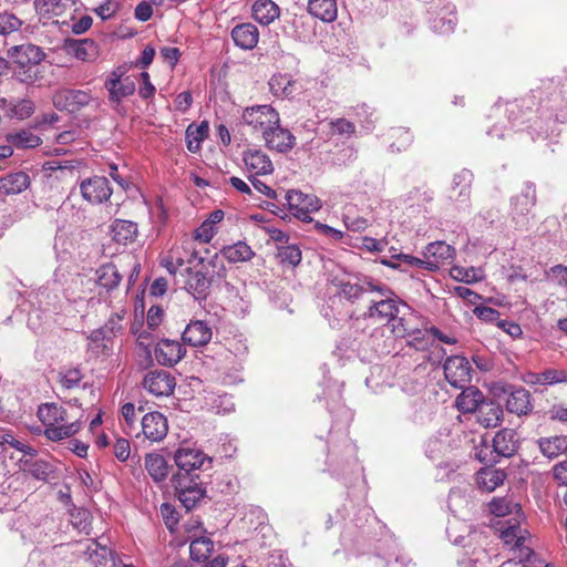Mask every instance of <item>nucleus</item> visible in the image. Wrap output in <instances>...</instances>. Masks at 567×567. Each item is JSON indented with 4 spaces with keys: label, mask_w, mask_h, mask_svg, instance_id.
Wrapping results in <instances>:
<instances>
[{
    "label": "nucleus",
    "mask_w": 567,
    "mask_h": 567,
    "mask_svg": "<svg viewBox=\"0 0 567 567\" xmlns=\"http://www.w3.org/2000/svg\"><path fill=\"white\" fill-rule=\"evenodd\" d=\"M85 553L89 556V559L95 566H97L99 564H102V560H105L106 556L110 554V551L106 547H101L94 540H91Z\"/></svg>",
    "instance_id": "603ef678"
},
{
    "label": "nucleus",
    "mask_w": 567,
    "mask_h": 567,
    "mask_svg": "<svg viewBox=\"0 0 567 567\" xmlns=\"http://www.w3.org/2000/svg\"><path fill=\"white\" fill-rule=\"evenodd\" d=\"M65 48L78 60L87 61L95 54V44L92 40H68Z\"/></svg>",
    "instance_id": "37998d69"
},
{
    "label": "nucleus",
    "mask_w": 567,
    "mask_h": 567,
    "mask_svg": "<svg viewBox=\"0 0 567 567\" xmlns=\"http://www.w3.org/2000/svg\"><path fill=\"white\" fill-rule=\"evenodd\" d=\"M34 8L43 25L58 24L59 20L55 18L65 12L66 3L63 0H35Z\"/></svg>",
    "instance_id": "aec40b11"
},
{
    "label": "nucleus",
    "mask_w": 567,
    "mask_h": 567,
    "mask_svg": "<svg viewBox=\"0 0 567 567\" xmlns=\"http://www.w3.org/2000/svg\"><path fill=\"white\" fill-rule=\"evenodd\" d=\"M391 136L400 140L398 143L393 142L391 144V147L395 148L399 152L406 148L412 143L413 140L411 132L403 127L393 128L391 132Z\"/></svg>",
    "instance_id": "864d4df0"
},
{
    "label": "nucleus",
    "mask_w": 567,
    "mask_h": 567,
    "mask_svg": "<svg viewBox=\"0 0 567 567\" xmlns=\"http://www.w3.org/2000/svg\"><path fill=\"white\" fill-rule=\"evenodd\" d=\"M473 182V174L467 169H463L455 174L452 184L451 198L461 203H466L471 195V185Z\"/></svg>",
    "instance_id": "7c9ffc66"
},
{
    "label": "nucleus",
    "mask_w": 567,
    "mask_h": 567,
    "mask_svg": "<svg viewBox=\"0 0 567 567\" xmlns=\"http://www.w3.org/2000/svg\"><path fill=\"white\" fill-rule=\"evenodd\" d=\"M279 14L280 9L272 0H257L252 6V17L260 24H270Z\"/></svg>",
    "instance_id": "2f4dec72"
},
{
    "label": "nucleus",
    "mask_w": 567,
    "mask_h": 567,
    "mask_svg": "<svg viewBox=\"0 0 567 567\" xmlns=\"http://www.w3.org/2000/svg\"><path fill=\"white\" fill-rule=\"evenodd\" d=\"M489 511L498 517H518L523 519L522 508L518 503L513 502L508 498H494L489 503Z\"/></svg>",
    "instance_id": "58836bf2"
},
{
    "label": "nucleus",
    "mask_w": 567,
    "mask_h": 567,
    "mask_svg": "<svg viewBox=\"0 0 567 567\" xmlns=\"http://www.w3.org/2000/svg\"><path fill=\"white\" fill-rule=\"evenodd\" d=\"M223 254L230 262L248 261L254 256L251 248L244 241H238L231 246L225 247Z\"/></svg>",
    "instance_id": "c03bdc74"
},
{
    "label": "nucleus",
    "mask_w": 567,
    "mask_h": 567,
    "mask_svg": "<svg viewBox=\"0 0 567 567\" xmlns=\"http://www.w3.org/2000/svg\"><path fill=\"white\" fill-rule=\"evenodd\" d=\"M452 276L455 279L464 281L466 284L475 282L481 279V277L477 276L476 270L474 268L464 269L462 267H454L452 269Z\"/></svg>",
    "instance_id": "052dcab7"
},
{
    "label": "nucleus",
    "mask_w": 567,
    "mask_h": 567,
    "mask_svg": "<svg viewBox=\"0 0 567 567\" xmlns=\"http://www.w3.org/2000/svg\"><path fill=\"white\" fill-rule=\"evenodd\" d=\"M520 522L522 519L518 517H509L501 523V538L515 553L514 557L502 564L501 567H524L522 563L528 560L533 555L532 548L525 545L528 532L520 526Z\"/></svg>",
    "instance_id": "7ed1b4c3"
},
{
    "label": "nucleus",
    "mask_w": 567,
    "mask_h": 567,
    "mask_svg": "<svg viewBox=\"0 0 567 567\" xmlns=\"http://www.w3.org/2000/svg\"><path fill=\"white\" fill-rule=\"evenodd\" d=\"M399 312L398 301L388 296L381 300H373L365 318L381 322H392Z\"/></svg>",
    "instance_id": "412c9836"
},
{
    "label": "nucleus",
    "mask_w": 567,
    "mask_h": 567,
    "mask_svg": "<svg viewBox=\"0 0 567 567\" xmlns=\"http://www.w3.org/2000/svg\"><path fill=\"white\" fill-rule=\"evenodd\" d=\"M543 385H555L567 382V371L564 369L547 368L542 371Z\"/></svg>",
    "instance_id": "8fccbe9b"
},
{
    "label": "nucleus",
    "mask_w": 567,
    "mask_h": 567,
    "mask_svg": "<svg viewBox=\"0 0 567 567\" xmlns=\"http://www.w3.org/2000/svg\"><path fill=\"white\" fill-rule=\"evenodd\" d=\"M114 241L121 245L132 244L138 234L137 224L131 220L115 219L111 225Z\"/></svg>",
    "instance_id": "c85d7f7f"
},
{
    "label": "nucleus",
    "mask_w": 567,
    "mask_h": 567,
    "mask_svg": "<svg viewBox=\"0 0 567 567\" xmlns=\"http://www.w3.org/2000/svg\"><path fill=\"white\" fill-rule=\"evenodd\" d=\"M145 468L156 483L164 481L168 475V464L165 457L157 453H150L146 455Z\"/></svg>",
    "instance_id": "e433bc0d"
},
{
    "label": "nucleus",
    "mask_w": 567,
    "mask_h": 567,
    "mask_svg": "<svg viewBox=\"0 0 567 567\" xmlns=\"http://www.w3.org/2000/svg\"><path fill=\"white\" fill-rule=\"evenodd\" d=\"M82 373L79 369H70L61 374L60 383L65 389H73L80 384Z\"/></svg>",
    "instance_id": "6e6d98bb"
},
{
    "label": "nucleus",
    "mask_w": 567,
    "mask_h": 567,
    "mask_svg": "<svg viewBox=\"0 0 567 567\" xmlns=\"http://www.w3.org/2000/svg\"><path fill=\"white\" fill-rule=\"evenodd\" d=\"M271 92L279 97H290L297 92V82L289 74H275L269 81Z\"/></svg>",
    "instance_id": "c9c22d12"
},
{
    "label": "nucleus",
    "mask_w": 567,
    "mask_h": 567,
    "mask_svg": "<svg viewBox=\"0 0 567 567\" xmlns=\"http://www.w3.org/2000/svg\"><path fill=\"white\" fill-rule=\"evenodd\" d=\"M185 261L184 259L178 255V250L174 249L171 252V256L163 260L162 265L166 268V270L173 275L176 276L178 269L184 266Z\"/></svg>",
    "instance_id": "bf43d9fd"
},
{
    "label": "nucleus",
    "mask_w": 567,
    "mask_h": 567,
    "mask_svg": "<svg viewBox=\"0 0 567 567\" xmlns=\"http://www.w3.org/2000/svg\"><path fill=\"white\" fill-rule=\"evenodd\" d=\"M105 87L109 91L110 100L114 103H120L124 97L132 95L135 92V83L128 76L122 79V75L113 73V78L105 81Z\"/></svg>",
    "instance_id": "5701e85b"
},
{
    "label": "nucleus",
    "mask_w": 567,
    "mask_h": 567,
    "mask_svg": "<svg viewBox=\"0 0 567 567\" xmlns=\"http://www.w3.org/2000/svg\"><path fill=\"white\" fill-rule=\"evenodd\" d=\"M278 257L282 264L296 267L301 261V250L297 245H287L279 247Z\"/></svg>",
    "instance_id": "de8ad7c7"
},
{
    "label": "nucleus",
    "mask_w": 567,
    "mask_h": 567,
    "mask_svg": "<svg viewBox=\"0 0 567 567\" xmlns=\"http://www.w3.org/2000/svg\"><path fill=\"white\" fill-rule=\"evenodd\" d=\"M333 133L351 136L355 132L354 124L346 118H337L329 122Z\"/></svg>",
    "instance_id": "4d7b16f0"
},
{
    "label": "nucleus",
    "mask_w": 567,
    "mask_h": 567,
    "mask_svg": "<svg viewBox=\"0 0 567 567\" xmlns=\"http://www.w3.org/2000/svg\"><path fill=\"white\" fill-rule=\"evenodd\" d=\"M110 182L104 176H93L80 183V193L90 204H102L112 195Z\"/></svg>",
    "instance_id": "1a4fd4ad"
},
{
    "label": "nucleus",
    "mask_w": 567,
    "mask_h": 567,
    "mask_svg": "<svg viewBox=\"0 0 567 567\" xmlns=\"http://www.w3.org/2000/svg\"><path fill=\"white\" fill-rule=\"evenodd\" d=\"M455 20L450 18H436L432 21V29L437 33H450L455 28Z\"/></svg>",
    "instance_id": "69168bd1"
},
{
    "label": "nucleus",
    "mask_w": 567,
    "mask_h": 567,
    "mask_svg": "<svg viewBox=\"0 0 567 567\" xmlns=\"http://www.w3.org/2000/svg\"><path fill=\"white\" fill-rule=\"evenodd\" d=\"M503 415V409L498 403L485 399L477 411V422L484 427H496L501 424Z\"/></svg>",
    "instance_id": "a878e982"
},
{
    "label": "nucleus",
    "mask_w": 567,
    "mask_h": 567,
    "mask_svg": "<svg viewBox=\"0 0 567 567\" xmlns=\"http://www.w3.org/2000/svg\"><path fill=\"white\" fill-rule=\"evenodd\" d=\"M485 396L483 392L476 386H467L457 395L455 405L457 410L464 414L474 413L478 411L481 404L484 402Z\"/></svg>",
    "instance_id": "b1692460"
},
{
    "label": "nucleus",
    "mask_w": 567,
    "mask_h": 567,
    "mask_svg": "<svg viewBox=\"0 0 567 567\" xmlns=\"http://www.w3.org/2000/svg\"><path fill=\"white\" fill-rule=\"evenodd\" d=\"M243 122L254 131L265 135L274 125L280 123L279 113L270 105L246 107L241 115Z\"/></svg>",
    "instance_id": "423d86ee"
},
{
    "label": "nucleus",
    "mask_w": 567,
    "mask_h": 567,
    "mask_svg": "<svg viewBox=\"0 0 567 567\" xmlns=\"http://www.w3.org/2000/svg\"><path fill=\"white\" fill-rule=\"evenodd\" d=\"M126 311L122 310L121 312H116L113 316L110 317L107 322L102 328H109V336L112 338L114 334L123 329L122 320L124 319Z\"/></svg>",
    "instance_id": "e2e57ef3"
},
{
    "label": "nucleus",
    "mask_w": 567,
    "mask_h": 567,
    "mask_svg": "<svg viewBox=\"0 0 567 567\" xmlns=\"http://www.w3.org/2000/svg\"><path fill=\"white\" fill-rule=\"evenodd\" d=\"M506 474L504 471L486 467L477 472V484L487 492H493L504 483Z\"/></svg>",
    "instance_id": "4c0bfd02"
},
{
    "label": "nucleus",
    "mask_w": 567,
    "mask_h": 567,
    "mask_svg": "<svg viewBox=\"0 0 567 567\" xmlns=\"http://www.w3.org/2000/svg\"><path fill=\"white\" fill-rule=\"evenodd\" d=\"M38 417L45 426V437L54 442L69 439L80 430V423L70 422L65 409L56 403L40 405Z\"/></svg>",
    "instance_id": "f03ea898"
},
{
    "label": "nucleus",
    "mask_w": 567,
    "mask_h": 567,
    "mask_svg": "<svg viewBox=\"0 0 567 567\" xmlns=\"http://www.w3.org/2000/svg\"><path fill=\"white\" fill-rule=\"evenodd\" d=\"M262 138L269 150L282 154L290 152L296 145V137L289 130L281 127L280 123L265 132Z\"/></svg>",
    "instance_id": "ddd939ff"
},
{
    "label": "nucleus",
    "mask_w": 567,
    "mask_h": 567,
    "mask_svg": "<svg viewBox=\"0 0 567 567\" xmlns=\"http://www.w3.org/2000/svg\"><path fill=\"white\" fill-rule=\"evenodd\" d=\"M537 443L542 454L548 458H555L563 453L567 457V439L565 436L542 437Z\"/></svg>",
    "instance_id": "72a5a7b5"
},
{
    "label": "nucleus",
    "mask_w": 567,
    "mask_h": 567,
    "mask_svg": "<svg viewBox=\"0 0 567 567\" xmlns=\"http://www.w3.org/2000/svg\"><path fill=\"white\" fill-rule=\"evenodd\" d=\"M94 103L95 107L99 102L93 99L90 91L75 89H61L53 95V104L60 111L75 113L85 106Z\"/></svg>",
    "instance_id": "0eeeda50"
},
{
    "label": "nucleus",
    "mask_w": 567,
    "mask_h": 567,
    "mask_svg": "<svg viewBox=\"0 0 567 567\" xmlns=\"http://www.w3.org/2000/svg\"><path fill=\"white\" fill-rule=\"evenodd\" d=\"M21 467L24 473H28L40 481H47L52 473L51 465L47 461L40 458L23 460L21 461Z\"/></svg>",
    "instance_id": "79ce46f5"
},
{
    "label": "nucleus",
    "mask_w": 567,
    "mask_h": 567,
    "mask_svg": "<svg viewBox=\"0 0 567 567\" xmlns=\"http://www.w3.org/2000/svg\"><path fill=\"white\" fill-rule=\"evenodd\" d=\"M214 551V543L209 538L200 537L189 545L190 558L195 561H204Z\"/></svg>",
    "instance_id": "a18cd8bd"
},
{
    "label": "nucleus",
    "mask_w": 567,
    "mask_h": 567,
    "mask_svg": "<svg viewBox=\"0 0 567 567\" xmlns=\"http://www.w3.org/2000/svg\"><path fill=\"white\" fill-rule=\"evenodd\" d=\"M493 452L498 457H511L518 450L517 433L512 429L499 430L492 440Z\"/></svg>",
    "instance_id": "a211bd4d"
},
{
    "label": "nucleus",
    "mask_w": 567,
    "mask_h": 567,
    "mask_svg": "<svg viewBox=\"0 0 567 567\" xmlns=\"http://www.w3.org/2000/svg\"><path fill=\"white\" fill-rule=\"evenodd\" d=\"M172 482L179 502L187 511L194 508L205 495L200 477L173 475Z\"/></svg>",
    "instance_id": "39448f33"
},
{
    "label": "nucleus",
    "mask_w": 567,
    "mask_h": 567,
    "mask_svg": "<svg viewBox=\"0 0 567 567\" xmlns=\"http://www.w3.org/2000/svg\"><path fill=\"white\" fill-rule=\"evenodd\" d=\"M212 329L200 320L192 321L185 328L182 339L192 347H203L212 339Z\"/></svg>",
    "instance_id": "4be33fe9"
},
{
    "label": "nucleus",
    "mask_w": 567,
    "mask_h": 567,
    "mask_svg": "<svg viewBox=\"0 0 567 567\" xmlns=\"http://www.w3.org/2000/svg\"><path fill=\"white\" fill-rule=\"evenodd\" d=\"M475 458L487 464L497 462L498 456L493 452L492 444L489 445L485 440H482L481 445L475 447Z\"/></svg>",
    "instance_id": "5fc2aeb1"
},
{
    "label": "nucleus",
    "mask_w": 567,
    "mask_h": 567,
    "mask_svg": "<svg viewBox=\"0 0 567 567\" xmlns=\"http://www.w3.org/2000/svg\"><path fill=\"white\" fill-rule=\"evenodd\" d=\"M474 313L478 319L486 322H494L499 319V312L491 307H476Z\"/></svg>",
    "instance_id": "338daca9"
},
{
    "label": "nucleus",
    "mask_w": 567,
    "mask_h": 567,
    "mask_svg": "<svg viewBox=\"0 0 567 567\" xmlns=\"http://www.w3.org/2000/svg\"><path fill=\"white\" fill-rule=\"evenodd\" d=\"M174 461L178 468L174 475L182 477H200V473L212 468L213 458L207 456L202 450L188 445L179 446Z\"/></svg>",
    "instance_id": "20e7f679"
},
{
    "label": "nucleus",
    "mask_w": 567,
    "mask_h": 567,
    "mask_svg": "<svg viewBox=\"0 0 567 567\" xmlns=\"http://www.w3.org/2000/svg\"><path fill=\"white\" fill-rule=\"evenodd\" d=\"M443 369L446 381L456 389H463L471 381L472 367L465 357H449Z\"/></svg>",
    "instance_id": "6e6552de"
},
{
    "label": "nucleus",
    "mask_w": 567,
    "mask_h": 567,
    "mask_svg": "<svg viewBox=\"0 0 567 567\" xmlns=\"http://www.w3.org/2000/svg\"><path fill=\"white\" fill-rule=\"evenodd\" d=\"M30 185V177L24 172H16L0 177V194L14 195L23 192Z\"/></svg>",
    "instance_id": "c756f323"
},
{
    "label": "nucleus",
    "mask_w": 567,
    "mask_h": 567,
    "mask_svg": "<svg viewBox=\"0 0 567 567\" xmlns=\"http://www.w3.org/2000/svg\"><path fill=\"white\" fill-rule=\"evenodd\" d=\"M109 328H99L87 336V351L95 357L107 355L112 347V337L109 336Z\"/></svg>",
    "instance_id": "cd10ccee"
},
{
    "label": "nucleus",
    "mask_w": 567,
    "mask_h": 567,
    "mask_svg": "<svg viewBox=\"0 0 567 567\" xmlns=\"http://www.w3.org/2000/svg\"><path fill=\"white\" fill-rule=\"evenodd\" d=\"M97 284L106 290H112L118 286L122 276L114 264H105L96 270Z\"/></svg>",
    "instance_id": "ea45409f"
},
{
    "label": "nucleus",
    "mask_w": 567,
    "mask_h": 567,
    "mask_svg": "<svg viewBox=\"0 0 567 567\" xmlns=\"http://www.w3.org/2000/svg\"><path fill=\"white\" fill-rule=\"evenodd\" d=\"M408 337L410 338L408 346L417 351L426 350L431 346L425 330L412 329Z\"/></svg>",
    "instance_id": "3c124183"
},
{
    "label": "nucleus",
    "mask_w": 567,
    "mask_h": 567,
    "mask_svg": "<svg viewBox=\"0 0 567 567\" xmlns=\"http://www.w3.org/2000/svg\"><path fill=\"white\" fill-rule=\"evenodd\" d=\"M231 38L237 47L244 50H252L259 40V32L252 23H241L231 30Z\"/></svg>",
    "instance_id": "393cba45"
},
{
    "label": "nucleus",
    "mask_w": 567,
    "mask_h": 567,
    "mask_svg": "<svg viewBox=\"0 0 567 567\" xmlns=\"http://www.w3.org/2000/svg\"><path fill=\"white\" fill-rule=\"evenodd\" d=\"M22 21L12 13H0V34H10L19 31L22 27Z\"/></svg>",
    "instance_id": "09e8293b"
},
{
    "label": "nucleus",
    "mask_w": 567,
    "mask_h": 567,
    "mask_svg": "<svg viewBox=\"0 0 567 567\" xmlns=\"http://www.w3.org/2000/svg\"><path fill=\"white\" fill-rule=\"evenodd\" d=\"M455 249L445 241H435L426 246L424 257L426 259V269L437 270L441 265L452 260Z\"/></svg>",
    "instance_id": "f3484780"
},
{
    "label": "nucleus",
    "mask_w": 567,
    "mask_h": 567,
    "mask_svg": "<svg viewBox=\"0 0 567 567\" xmlns=\"http://www.w3.org/2000/svg\"><path fill=\"white\" fill-rule=\"evenodd\" d=\"M9 56L21 68H32L43 61L45 54L34 44L14 45L8 51Z\"/></svg>",
    "instance_id": "2eb2a0df"
},
{
    "label": "nucleus",
    "mask_w": 567,
    "mask_h": 567,
    "mask_svg": "<svg viewBox=\"0 0 567 567\" xmlns=\"http://www.w3.org/2000/svg\"><path fill=\"white\" fill-rule=\"evenodd\" d=\"M202 269L193 270L186 268L181 276L184 277V288L198 301L206 300L210 292V287L215 279H221L225 277V267L223 261L215 255L208 260L207 266L204 262V258H199Z\"/></svg>",
    "instance_id": "f257e3e1"
},
{
    "label": "nucleus",
    "mask_w": 567,
    "mask_h": 567,
    "mask_svg": "<svg viewBox=\"0 0 567 567\" xmlns=\"http://www.w3.org/2000/svg\"><path fill=\"white\" fill-rule=\"evenodd\" d=\"M450 449V444L447 439H442L441 436H431L424 446V451L426 456L430 460L436 461L440 460Z\"/></svg>",
    "instance_id": "49530a36"
},
{
    "label": "nucleus",
    "mask_w": 567,
    "mask_h": 567,
    "mask_svg": "<svg viewBox=\"0 0 567 567\" xmlns=\"http://www.w3.org/2000/svg\"><path fill=\"white\" fill-rule=\"evenodd\" d=\"M143 386L156 396H168L175 388V378L167 371H150L143 381Z\"/></svg>",
    "instance_id": "9b49d317"
},
{
    "label": "nucleus",
    "mask_w": 567,
    "mask_h": 567,
    "mask_svg": "<svg viewBox=\"0 0 567 567\" xmlns=\"http://www.w3.org/2000/svg\"><path fill=\"white\" fill-rule=\"evenodd\" d=\"M141 425L144 436L152 442H159L167 435V420L159 412L146 413L141 421Z\"/></svg>",
    "instance_id": "4468645a"
},
{
    "label": "nucleus",
    "mask_w": 567,
    "mask_h": 567,
    "mask_svg": "<svg viewBox=\"0 0 567 567\" xmlns=\"http://www.w3.org/2000/svg\"><path fill=\"white\" fill-rule=\"evenodd\" d=\"M118 0H105L95 9V12L102 20H107L112 18L118 11Z\"/></svg>",
    "instance_id": "13d9d810"
},
{
    "label": "nucleus",
    "mask_w": 567,
    "mask_h": 567,
    "mask_svg": "<svg viewBox=\"0 0 567 567\" xmlns=\"http://www.w3.org/2000/svg\"><path fill=\"white\" fill-rule=\"evenodd\" d=\"M285 199L290 210L301 219H307L308 215L318 212L321 203L315 195L303 194L300 190L291 189L285 193Z\"/></svg>",
    "instance_id": "9d476101"
},
{
    "label": "nucleus",
    "mask_w": 567,
    "mask_h": 567,
    "mask_svg": "<svg viewBox=\"0 0 567 567\" xmlns=\"http://www.w3.org/2000/svg\"><path fill=\"white\" fill-rule=\"evenodd\" d=\"M308 11L324 22L334 21L338 14L336 0H309Z\"/></svg>",
    "instance_id": "473e14b6"
},
{
    "label": "nucleus",
    "mask_w": 567,
    "mask_h": 567,
    "mask_svg": "<svg viewBox=\"0 0 567 567\" xmlns=\"http://www.w3.org/2000/svg\"><path fill=\"white\" fill-rule=\"evenodd\" d=\"M186 354L183 343L177 340L162 339L155 348V358L161 365L174 367Z\"/></svg>",
    "instance_id": "f8f14e48"
},
{
    "label": "nucleus",
    "mask_w": 567,
    "mask_h": 567,
    "mask_svg": "<svg viewBox=\"0 0 567 567\" xmlns=\"http://www.w3.org/2000/svg\"><path fill=\"white\" fill-rule=\"evenodd\" d=\"M553 474L559 484L567 486V457L553 467Z\"/></svg>",
    "instance_id": "774afa93"
},
{
    "label": "nucleus",
    "mask_w": 567,
    "mask_h": 567,
    "mask_svg": "<svg viewBox=\"0 0 567 567\" xmlns=\"http://www.w3.org/2000/svg\"><path fill=\"white\" fill-rule=\"evenodd\" d=\"M243 161L252 175H268L274 172L272 162L261 150L249 148L245 151Z\"/></svg>",
    "instance_id": "6ab92c4d"
},
{
    "label": "nucleus",
    "mask_w": 567,
    "mask_h": 567,
    "mask_svg": "<svg viewBox=\"0 0 567 567\" xmlns=\"http://www.w3.org/2000/svg\"><path fill=\"white\" fill-rule=\"evenodd\" d=\"M114 455L121 462H125L131 454L130 442L126 439H117L113 446Z\"/></svg>",
    "instance_id": "0e129e2a"
},
{
    "label": "nucleus",
    "mask_w": 567,
    "mask_h": 567,
    "mask_svg": "<svg viewBox=\"0 0 567 567\" xmlns=\"http://www.w3.org/2000/svg\"><path fill=\"white\" fill-rule=\"evenodd\" d=\"M0 107L10 118L25 120L34 113V103L29 99L11 100L0 99Z\"/></svg>",
    "instance_id": "bb28decb"
},
{
    "label": "nucleus",
    "mask_w": 567,
    "mask_h": 567,
    "mask_svg": "<svg viewBox=\"0 0 567 567\" xmlns=\"http://www.w3.org/2000/svg\"><path fill=\"white\" fill-rule=\"evenodd\" d=\"M6 141L17 148H34L42 143L39 135L31 130H19L6 135Z\"/></svg>",
    "instance_id": "f704fd0d"
},
{
    "label": "nucleus",
    "mask_w": 567,
    "mask_h": 567,
    "mask_svg": "<svg viewBox=\"0 0 567 567\" xmlns=\"http://www.w3.org/2000/svg\"><path fill=\"white\" fill-rule=\"evenodd\" d=\"M505 405L509 413L518 416L529 415L533 411L532 394L523 386L512 388Z\"/></svg>",
    "instance_id": "dca6fc26"
},
{
    "label": "nucleus",
    "mask_w": 567,
    "mask_h": 567,
    "mask_svg": "<svg viewBox=\"0 0 567 567\" xmlns=\"http://www.w3.org/2000/svg\"><path fill=\"white\" fill-rule=\"evenodd\" d=\"M209 126L207 122H202L199 125L190 124L186 130L187 148L192 153H197L200 150V143L208 136Z\"/></svg>",
    "instance_id": "a19ab883"
},
{
    "label": "nucleus",
    "mask_w": 567,
    "mask_h": 567,
    "mask_svg": "<svg viewBox=\"0 0 567 567\" xmlns=\"http://www.w3.org/2000/svg\"><path fill=\"white\" fill-rule=\"evenodd\" d=\"M408 199L417 204H427L433 199V192L425 187H415L409 193Z\"/></svg>",
    "instance_id": "680f3d73"
}]
</instances>
